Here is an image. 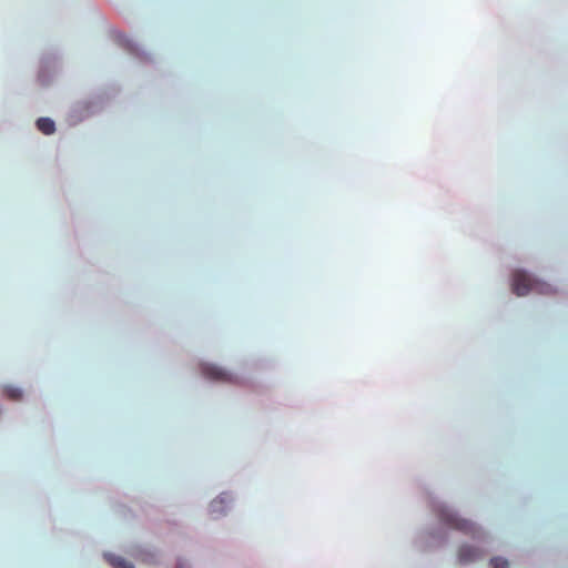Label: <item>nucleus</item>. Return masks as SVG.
I'll return each instance as SVG.
<instances>
[{"instance_id": "obj_10", "label": "nucleus", "mask_w": 568, "mask_h": 568, "mask_svg": "<svg viewBox=\"0 0 568 568\" xmlns=\"http://www.w3.org/2000/svg\"><path fill=\"white\" fill-rule=\"evenodd\" d=\"M175 568H189V566L183 558H178Z\"/></svg>"}, {"instance_id": "obj_2", "label": "nucleus", "mask_w": 568, "mask_h": 568, "mask_svg": "<svg viewBox=\"0 0 568 568\" xmlns=\"http://www.w3.org/2000/svg\"><path fill=\"white\" fill-rule=\"evenodd\" d=\"M200 367L202 376L209 381L236 385L242 384V378L239 375L213 363H202Z\"/></svg>"}, {"instance_id": "obj_3", "label": "nucleus", "mask_w": 568, "mask_h": 568, "mask_svg": "<svg viewBox=\"0 0 568 568\" xmlns=\"http://www.w3.org/2000/svg\"><path fill=\"white\" fill-rule=\"evenodd\" d=\"M234 498L231 493L224 491L219 495L215 499H213L209 507L210 516L213 519H219L223 517L229 509L231 508V504Z\"/></svg>"}, {"instance_id": "obj_1", "label": "nucleus", "mask_w": 568, "mask_h": 568, "mask_svg": "<svg viewBox=\"0 0 568 568\" xmlns=\"http://www.w3.org/2000/svg\"><path fill=\"white\" fill-rule=\"evenodd\" d=\"M428 501L440 526L422 530L416 535L414 542L419 549L428 550L445 546L449 540V529H455L474 540V544H463L460 546L458 551L459 564L474 562L493 550L491 539L483 527L463 518L455 508L433 495H429Z\"/></svg>"}, {"instance_id": "obj_5", "label": "nucleus", "mask_w": 568, "mask_h": 568, "mask_svg": "<svg viewBox=\"0 0 568 568\" xmlns=\"http://www.w3.org/2000/svg\"><path fill=\"white\" fill-rule=\"evenodd\" d=\"M104 559L109 562V565L113 568H135L133 562L126 560L125 558L114 555L112 552H104Z\"/></svg>"}, {"instance_id": "obj_7", "label": "nucleus", "mask_w": 568, "mask_h": 568, "mask_svg": "<svg viewBox=\"0 0 568 568\" xmlns=\"http://www.w3.org/2000/svg\"><path fill=\"white\" fill-rule=\"evenodd\" d=\"M7 396L13 400H18L22 397V389L17 386H6L4 389Z\"/></svg>"}, {"instance_id": "obj_9", "label": "nucleus", "mask_w": 568, "mask_h": 568, "mask_svg": "<svg viewBox=\"0 0 568 568\" xmlns=\"http://www.w3.org/2000/svg\"><path fill=\"white\" fill-rule=\"evenodd\" d=\"M491 568H507L508 560L505 557L496 556L490 558Z\"/></svg>"}, {"instance_id": "obj_6", "label": "nucleus", "mask_w": 568, "mask_h": 568, "mask_svg": "<svg viewBox=\"0 0 568 568\" xmlns=\"http://www.w3.org/2000/svg\"><path fill=\"white\" fill-rule=\"evenodd\" d=\"M37 128L45 135L52 134L55 131V124L50 118H40L37 121Z\"/></svg>"}, {"instance_id": "obj_8", "label": "nucleus", "mask_w": 568, "mask_h": 568, "mask_svg": "<svg viewBox=\"0 0 568 568\" xmlns=\"http://www.w3.org/2000/svg\"><path fill=\"white\" fill-rule=\"evenodd\" d=\"M513 284L521 285V284H534V283L528 274H526L524 272H518L515 275Z\"/></svg>"}, {"instance_id": "obj_4", "label": "nucleus", "mask_w": 568, "mask_h": 568, "mask_svg": "<svg viewBox=\"0 0 568 568\" xmlns=\"http://www.w3.org/2000/svg\"><path fill=\"white\" fill-rule=\"evenodd\" d=\"M513 293L518 297H524L530 293L538 295H554L558 292L557 286H511Z\"/></svg>"}]
</instances>
